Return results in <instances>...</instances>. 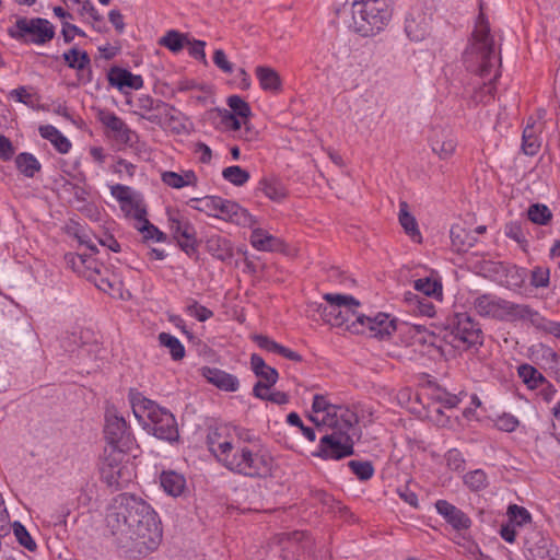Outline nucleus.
Returning a JSON list of instances; mask_svg holds the SVG:
<instances>
[{
  "label": "nucleus",
  "instance_id": "1",
  "mask_svg": "<svg viewBox=\"0 0 560 560\" xmlns=\"http://www.w3.org/2000/svg\"><path fill=\"white\" fill-rule=\"evenodd\" d=\"M106 520L118 544L130 552L147 555L162 540L156 513L135 495L121 493L114 498Z\"/></svg>",
  "mask_w": 560,
  "mask_h": 560
},
{
  "label": "nucleus",
  "instance_id": "2",
  "mask_svg": "<svg viewBox=\"0 0 560 560\" xmlns=\"http://www.w3.org/2000/svg\"><path fill=\"white\" fill-rule=\"evenodd\" d=\"M210 452L229 470L249 478L265 479L273 474L275 462L268 452L248 443L252 434L243 429L221 427L207 438Z\"/></svg>",
  "mask_w": 560,
  "mask_h": 560
},
{
  "label": "nucleus",
  "instance_id": "3",
  "mask_svg": "<svg viewBox=\"0 0 560 560\" xmlns=\"http://www.w3.org/2000/svg\"><path fill=\"white\" fill-rule=\"evenodd\" d=\"M135 416L142 420L144 428L160 440L175 441L178 429L175 417L154 401L140 397L132 401Z\"/></svg>",
  "mask_w": 560,
  "mask_h": 560
},
{
  "label": "nucleus",
  "instance_id": "4",
  "mask_svg": "<svg viewBox=\"0 0 560 560\" xmlns=\"http://www.w3.org/2000/svg\"><path fill=\"white\" fill-rule=\"evenodd\" d=\"M354 12H358L361 22L354 21L349 32L368 35L369 32H380L390 21L393 8L390 0H354Z\"/></svg>",
  "mask_w": 560,
  "mask_h": 560
},
{
  "label": "nucleus",
  "instance_id": "5",
  "mask_svg": "<svg viewBox=\"0 0 560 560\" xmlns=\"http://www.w3.org/2000/svg\"><path fill=\"white\" fill-rule=\"evenodd\" d=\"M467 69L481 78L490 75L500 62L493 37H472L465 51Z\"/></svg>",
  "mask_w": 560,
  "mask_h": 560
},
{
  "label": "nucleus",
  "instance_id": "6",
  "mask_svg": "<svg viewBox=\"0 0 560 560\" xmlns=\"http://www.w3.org/2000/svg\"><path fill=\"white\" fill-rule=\"evenodd\" d=\"M313 412L316 416L311 420L317 425L338 427L339 421H343V427H354L359 419L357 413L346 406L330 404L323 395H315L312 405Z\"/></svg>",
  "mask_w": 560,
  "mask_h": 560
},
{
  "label": "nucleus",
  "instance_id": "7",
  "mask_svg": "<svg viewBox=\"0 0 560 560\" xmlns=\"http://www.w3.org/2000/svg\"><path fill=\"white\" fill-rule=\"evenodd\" d=\"M324 300L328 305L320 306L322 317L331 326H345L348 330V325L360 315L355 311L359 302L350 295L326 293Z\"/></svg>",
  "mask_w": 560,
  "mask_h": 560
},
{
  "label": "nucleus",
  "instance_id": "8",
  "mask_svg": "<svg viewBox=\"0 0 560 560\" xmlns=\"http://www.w3.org/2000/svg\"><path fill=\"white\" fill-rule=\"evenodd\" d=\"M330 433L320 438L319 455L324 458L340 459L353 454V440L350 435L352 428L343 427V421H339L338 427H329Z\"/></svg>",
  "mask_w": 560,
  "mask_h": 560
},
{
  "label": "nucleus",
  "instance_id": "9",
  "mask_svg": "<svg viewBox=\"0 0 560 560\" xmlns=\"http://www.w3.org/2000/svg\"><path fill=\"white\" fill-rule=\"evenodd\" d=\"M476 312L485 317L511 320L522 316L521 306L492 294H482L474 302Z\"/></svg>",
  "mask_w": 560,
  "mask_h": 560
},
{
  "label": "nucleus",
  "instance_id": "10",
  "mask_svg": "<svg viewBox=\"0 0 560 560\" xmlns=\"http://www.w3.org/2000/svg\"><path fill=\"white\" fill-rule=\"evenodd\" d=\"M451 335L455 348L468 350L481 346L483 341L482 330L467 314H456Z\"/></svg>",
  "mask_w": 560,
  "mask_h": 560
},
{
  "label": "nucleus",
  "instance_id": "11",
  "mask_svg": "<svg viewBox=\"0 0 560 560\" xmlns=\"http://www.w3.org/2000/svg\"><path fill=\"white\" fill-rule=\"evenodd\" d=\"M396 329V326L389 316L384 313H378L374 317L360 314L349 325L348 330L352 334L365 335L371 338L384 339L390 336Z\"/></svg>",
  "mask_w": 560,
  "mask_h": 560
},
{
  "label": "nucleus",
  "instance_id": "12",
  "mask_svg": "<svg viewBox=\"0 0 560 560\" xmlns=\"http://www.w3.org/2000/svg\"><path fill=\"white\" fill-rule=\"evenodd\" d=\"M104 428L105 439L108 447L129 450L132 443L127 431V423L116 411L107 410Z\"/></svg>",
  "mask_w": 560,
  "mask_h": 560
},
{
  "label": "nucleus",
  "instance_id": "13",
  "mask_svg": "<svg viewBox=\"0 0 560 560\" xmlns=\"http://www.w3.org/2000/svg\"><path fill=\"white\" fill-rule=\"evenodd\" d=\"M213 218L234 223L243 228H253L256 219L238 203L218 197Z\"/></svg>",
  "mask_w": 560,
  "mask_h": 560
},
{
  "label": "nucleus",
  "instance_id": "14",
  "mask_svg": "<svg viewBox=\"0 0 560 560\" xmlns=\"http://www.w3.org/2000/svg\"><path fill=\"white\" fill-rule=\"evenodd\" d=\"M115 447H106L105 455L101 465L103 480L110 487H120L124 476L122 460L125 452Z\"/></svg>",
  "mask_w": 560,
  "mask_h": 560
},
{
  "label": "nucleus",
  "instance_id": "15",
  "mask_svg": "<svg viewBox=\"0 0 560 560\" xmlns=\"http://www.w3.org/2000/svg\"><path fill=\"white\" fill-rule=\"evenodd\" d=\"M428 143L432 152L440 160H450L456 152L457 141L452 131L445 127H433L428 136Z\"/></svg>",
  "mask_w": 560,
  "mask_h": 560
},
{
  "label": "nucleus",
  "instance_id": "16",
  "mask_svg": "<svg viewBox=\"0 0 560 560\" xmlns=\"http://www.w3.org/2000/svg\"><path fill=\"white\" fill-rule=\"evenodd\" d=\"M170 230L179 247L188 255L194 254L197 247L196 231L188 220L172 217Z\"/></svg>",
  "mask_w": 560,
  "mask_h": 560
},
{
  "label": "nucleus",
  "instance_id": "17",
  "mask_svg": "<svg viewBox=\"0 0 560 560\" xmlns=\"http://www.w3.org/2000/svg\"><path fill=\"white\" fill-rule=\"evenodd\" d=\"M133 107L135 115L156 125L161 121L160 115L165 110L166 103L149 95H141L135 102Z\"/></svg>",
  "mask_w": 560,
  "mask_h": 560
},
{
  "label": "nucleus",
  "instance_id": "18",
  "mask_svg": "<svg viewBox=\"0 0 560 560\" xmlns=\"http://www.w3.org/2000/svg\"><path fill=\"white\" fill-rule=\"evenodd\" d=\"M18 32L9 31V35H55L54 25L46 19L19 18L15 21Z\"/></svg>",
  "mask_w": 560,
  "mask_h": 560
},
{
  "label": "nucleus",
  "instance_id": "19",
  "mask_svg": "<svg viewBox=\"0 0 560 560\" xmlns=\"http://www.w3.org/2000/svg\"><path fill=\"white\" fill-rule=\"evenodd\" d=\"M436 511L444 520L455 529H468L471 525L470 518L458 508L451 504L446 500H438L435 503Z\"/></svg>",
  "mask_w": 560,
  "mask_h": 560
},
{
  "label": "nucleus",
  "instance_id": "20",
  "mask_svg": "<svg viewBox=\"0 0 560 560\" xmlns=\"http://www.w3.org/2000/svg\"><path fill=\"white\" fill-rule=\"evenodd\" d=\"M98 120L113 132L117 141L121 143L131 141V130L116 114L108 110H100Z\"/></svg>",
  "mask_w": 560,
  "mask_h": 560
},
{
  "label": "nucleus",
  "instance_id": "21",
  "mask_svg": "<svg viewBox=\"0 0 560 560\" xmlns=\"http://www.w3.org/2000/svg\"><path fill=\"white\" fill-rule=\"evenodd\" d=\"M108 82L110 85L116 86L120 91L124 88L139 90L143 86V79L141 75L133 74L130 71L119 67H113L109 70Z\"/></svg>",
  "mask_w": 560,
  "mask_h": 560
},
{
  "label": "nucleus",
  "instance_id": "22",
  "mask_svg": "<svg viewBox=\"0 0 560 560\" xmlns=\"http://www.w3.org/2000/svg\"><path fill=\"white\" fill-rule=\"evenodd\" d=\"M257 222L252 229L249 242L252 246L261 252H275L280 250L283 246V242L278 237L271 235L266 230L256 226Z\"/></svg>",
  "mask_w": 560,
  "mask_h": 560
},
{
  "label": "nucleus",
  "instance_id": "23",
  "mask_svg": "<svg viewBox=\"0 0 560 560\" xmlns=\"http://www.w3.org/2000/svg\"><path fill=\"white\" fill-rule=\"evenodd\" d=\"M206 249L214 258L221 261H229L234 256L231 241L217 234L211 235L206 240Z\"/></svg>",
  "mask_w": 560,
  "mask_h": 560
},
{
  "label": "nucleus",
  "instance_id": "24",
  "mask_svg": "<svg viewBox=\"0 0 560 560\" xmlns=\"http://www.w3.org/2000/svg\"><path fill=\"white\" fill-rule=\"evenodd\" d=\"M255 74L262 91L277 94L282 90V81L279 73L267 66H258Z\"/></svg>",
  "mask_w": 560,
  "mask_h": 560
},
{
  "label": "nucleus",
  "instance_id": "25",
  "mask_svg": "<svg viewBox=\"0 0 560 560\" xmlns=\"http://www.w3.org/2000/svg\"><path fill=\"white\" fill-rule=\"evenodd\" d=\"M203 375L211 384L222 390L235 392L238 388V380L234 375L219 369L206 368Z\"/></svg>",
  "mask_w": 560,
  "mask_h": 560
},
{
  "label": "nucleus",
  "instance_id": "26",
  "mask_svg": "<svg viewBox=\"0 0 560 560\" xmlns=\"http://www.w3.org/2000/svg\"><path fill=\"white\" fill-rule=\"evenodd\" d=\"M452 247L457 253H467L476 243L477 238L471 231L459 224L451 228Z\"/></svg>",
  "mask_w": 560,
  "mask_h": 560
},
{
  "label": "nucleus",
  "instance_id": "27",
  "mask_svg": "<svg viewBox=\"0 0 560 560\" xmlns=\"http://www.w3.org/2000/svg\"><path fill=\"white\" fill-rule=\"evenodd\" d=\"M399 223L405 233L416 243H421L422 236L418 228L416 218L409 212V206L406 201L399 203Z\"/></svg>",
  "mask_w": 560,
  "mask_h": 560
},
{
  "label": "nucleus",
  "instance_id": "28",
  "mask_svg": "<svg viewBox=\"0 0 560 560\" xmlns=\"http://www.w3.org/2000/svg\"><path fill=\"white\" fill-rule=\"evenodd\" d=\"M162 182L175 189H179L186 186H197L198 178L194 171H185L183 174L176 172L166 171L161 175Z\"/></svg>",
  "mask_w": 560,
  "mask_h": 560
},
{
  "label": "nucleus",
  "instance_id": "29",
  "mask_svg": "<svg viewBox=\"0 0 560 560\" xmlns=\"http://www.w3.org/2000/svg\"><path fill=\"white\" fill-rule=\"evenodd\" d=\"M160 117L161 121L156 122V126L161 128L170 129L176 133H180L186 129L180 112L167 103L165 110L161 113Z\"/></svg>",
  "mask_w": 560,
  "mask_h": 560
},
{
  "label": "nucleus",
  "instance_id": "30",
  "mask_svg": "<svg viewBox=\"0 0 560 560\" xmlns=\"http://www.w3.org/2000/svg\"><path fill=\"white\" fill-rule=\"evenodd\" d=\"M161 486L170 495L178 497L186 488V480L175 471H164L161 475Z\"/></svg>",
  "mask_w": 560,
  "mask_h": 560
},
{
  "label": "nucleus",
  "instance_id": "31",
  "mask_svg": "<svg viewBox=\"0 0 560 560\" xmlns=\"http://www.w3.org/2000/svg\"><path fill=\"white\" fill-rule=\"evenodd\" d=\"M39 133L43 138L49 140L56 150L60 153H68L71 143L70 141L54 126L45 125L39 127Z\"/></svg>",
  "mask_w": 560,
  "mask_h": 560
},
{
  "label": "nucleus",
  "instance_id": "32",
  "mask_svg": "<svg viewBox=\"0 0 560 560\" xmlns=\"http://www.w3.org/2000/svg\"><path fill=\"white\" fill-rule=\"evenodd\" d=\"M259 188L267 198L280 202L288 196L284 185L277 178H262L259 182Z\"/></svg>",
  "mask_w": 560,
  "mask_h": 560
},
{
  "label": "nucleus",
  "instance_id": "33",
  "mask_svg": "<svg viewBox=\"0 0 560 560\" xmlns=\"http://www.w3.org/2000/svg\"><path fill=\"white\" fill-rule=\"evenodd\" d=\"M416 291L421 292L427 298H434L438 301H442L443 288L442 283L431 277L420 278L413 282Z\"/></svg>",
  "mask_w": 560,
  "mask_h": 560
},
{
  "label": "nucleus",
  "instance_id": "34",
  "mask_svg": "<svg viewBox=\"0 0 560 560\" xmlns=\"http://www.w3.org/2000/svg\"><path fill=\"white\" fill-rule=\"evenodd\" d=\"M257 377L260 378L253 389V393L256 397H264L266 393L270 390V388L277 383L279 374L276 369L269 366L264 371H260L256 374Z\"/></svg>",
  "mask_w": 560,
  "mask_h": 560
},
{
  "label": "nucleus",
  "instance_id": "35",
  "mask_svg": "<svg viewBox=\"0 0 560 560\" xmlns=\"http://www.w3.org/2000/svg\"><path fill=\"white\" fill-rule=\"evenodd\" d=\"M405 300L415 312L428 317H433L435 315V306L428 301L427 298H419L418 295L408 292L405 295Z\"/></svg>",
  "mask_w": 560,
  "mask_h": 560
},
{
  "label": "nucleus",
  "instance_id": "36",
  "mask_svg": "<svg viewBox=\"0 0 560 560\" xmlns=\"http://www.w3.org/2000/svg\"><path fill=\"white\" fill-rule=\"evenodd\" d=\"M518 375L530 389L537 388L546 383L545 376L528 364H523L518 368Z\"/></svg>",
  "mask_w": 560,
  "mask_h": 560
},
{
  "label": "nucleus",
  "instance_id": "37",
  "mask_svg": "<svg viewBox=\"0 0 560 560\" xmlns=\"http://www.w3.org/2000/svg\"><path fill=\"white\" fill-rule=\"evenodd\" d=\"M159 341L162 346L170 350V353L174 360H182L185 355V349L182 342L174 336L167 332H161L159 335Z\"/></svg>",
  "mask_w": 560,
  "mask_h": 560
},
{
  "label": "nucleus",
  "instance_id": "38",
  "mask_svg": "<svg viewBox=\"0 0 560 560\" xmlns=\"http://www.w3.org/2000/svg\"><path fill=\"white\" fill-rule=\"evenodd\" d=\"M66 63L73 69L83 70L89 63V55L78 48H71L63 54Z\"/></svg>",
  "mask_w": 560,
  "mask_h": 560
},
{
  "label": "nucleus",
  "instance_id": "39",
  "mask_svg": "<svg viewBox=\"0 0 560 560\" xmlns=\"http://www.w3.org/2000/svg\"><path fill=\"white\" fill-rule=\"evenodd\" d=\"M121 211L126 214V217L132 218L139 224L145 217L147 210L141 201L137 198H132L120 205Z\"/></svg>",
  "mask_w": 560,
  "mask_h": 560
},
{
  "label": "nucleus",
  "instance_id": "40",
  "mask_svg": "<svg viewBox=\"0 0 560 560\" xmlns=\"http://www.w3.org/2000/svg\"><path fill=\"white\" fill-rule=\"evenodd\" d=\"M229 107L232 109V114L240 117L241 119L248 120L252 116V110L247 102H245L238 95H231L226 101Z\"/></svg>",
  "mask_w": 560,
  "mask_h": 560
},
{
  "label": "nucleus",
  "instance_id": "41",
  "mask_svg": "<svg viewBox=\"0 0 560 560\" xmlns=\"http://www.w3.org/2000/svg\"><path fill=\"white\" fill-rule=\"evenodd\" d=\"M222 176L225 180L235 186H243L250 177L247 171L237 165L225 167L222 172Z\"/></svg>",
  "mask_w": 560,
  "mask_h": 560
},
{
  "label": "nucleus",
  "instance_id": "42",
  "mask_svg": "<svg viewBox=\"0 0 560 560\" xmlns=\"http://www.w3.org/2000/svg\"><path fill=\"white\" fill-rule=\"evenodd\" d=\"M527 215L533 223L540 225L547 224L552 218L551 211L548 207L540 203L532 205L528 208Z\"/></svg>",
  "mask_w": 560,
  "mask_h": 560
},
{
  "label": "nucleus",
  "instance_id": "43",
  "mask_svg": "<svg viewBox=\"0 0 560 560\" xmlns=\"http://www.w3.org/2000/svg\"><path fill=\"white\" fill-rule=\"evenodd\" d=\"M18 168L27 177L34 176V174L39 170L40 165L38 161L28 153H21L16 158Z\"/></svg>",
  "mask_w": 560,
  "mask_h": 560
},
{
  "label": "nucleus",
  "instance_id": "44",
  "mask_svg": "<svg viewBox=\"0 0 560 560\" xmlns=\"http://www.w3.org/2000/svg\"><path fill=\"white\" fill-rule=\"evenodd\" d=\"M280 541L287 547L296 545L298 550H305L310 546V539L307 538L306 533L299 530L282 534Z\"/></svg>",
  "mask_w": 560,
  "mask_h": 560
},
{
  "label": "nucleus",
  "instance_id": "45",
  "mask_svg": "<svg viewBox=\"0 0 560 560\" xmlns=\"http://www.w3.org/2000/svg\"><path fill=\"white\" fill-rule=\"evenodd\" d=\"M219 196H205L202 198L190 199L191 207L199 212L213 217Z\"/></svg>",
  "mask_w": 560,
  "mask_h": 560
},
{
  "label": "nucleus",
  "instance_id": "46",
  "mask_svg": "<svg viewBox=\"0 0 560 560\" xmlns=\"http://www.w3.org/2000/svg\"><path fill=\"white\" fill-rule=\"evenodd\" d=\"M540 148V143L535 136L534 128L527 126L523 131V144L522 149L526 155H535Z\"/></svg>",
  "mask_w": 560,
  "mask_h": 560
},
{
  "label": "nucleus",
  "instance_id": "47",
  "mask_svg": "<svg viewBox=\"0 0 560 560\" xmlns=\"http://www.w3.org/2000/svg\"><path fill=\"white\" fill-rule=\"evenodd\" d=\"M138 231L143 235L145 240H154L156 242L165 241L166 236L156 226L151 224L147 217L139 223L136 224Z\"/></svg>",
  "mask_w": 560,
  "mask_h": 560
},
{
  "label": "nucleus",
  "instance_id": "48",
  "mask_svg": "<svg viewBox=\"0 0 560 560\" xmlns=\"http://www.w3.org/2000/svg\"><path fill=\"white\" fill-rule=\"evenodd\" d=\"M465 485L472 491H479L487 486L486 472L481 469H476L465 475Z\"/></svg>",
  "mask_w": 560,
  "mask_h": 560
},
{
  "label": "nucleus",
  "instance_id": "49",
  "mask_svg": "<svg viewBox=\"0 0 560 560\" xmlns=\"http://www.w3.org/2000/svg\"><path fill=\"white\" fill-rule=\"evenodd\" d=\"M13 533L20 545L27 550L34 551L37 548L36 542L33 540L26 528L21 523L14 522Z\"/></svg>",
  "mask_w": 560,
  "mask_h": 560
},
{
  "label": "nucleus",
  "instance_id": "50",
  "mask_svg": "<svg viewBox=\"0 0 560 560\" xmlns=\"http://www.w3.org/2000/svg\"><path fill=\"white\" fill-rule=\"evenodd\" d=\"M348 465L361 480H369L373 476L374 468L370 462L350 460Z\"/></svg>",
  "mask_w": 560,
  "mask_h": 560
},
{
  "label": "nucleus",
  "instance_id": "51",
  "mask_svg": "<svg viewBox=\"0 0 560 560\" xmlns=\"http://www.w3.org/2000/svg\"><path fill=\"white\" fill-rule=\"evenodd\" d=\"M549 268L537 266L532 271L530 283L535 288H546L549 284Z\"/></svg>",
  "mask_w": 560,
  "mask_h": 560
},
{
  "label": "nucleus",
  "instance_id": "52",
  "mask_svg": "<svg viewBox=\"0 0 560 560\" xmlns=\"http://www.w3.org/2000/svg\"><path fill=\"white\" fill-rule=\"evenodd\" d=\"M508 515L511 522H514L520 526L529 523L532 520L529 512L525 508L518 506L516 504L509 506Z\"/></svg>",
  "mask_w": 560,
  "mask_h": 560
},
{
  "label": "nucleus",
  "instance_id": "53",
  "mask_svg": "<svg viewBox=\"0 0 560 560\" xmlns=\"http://www.w3.org/2000/svg\"><path fill=\"white\" fill-rule=\"evenodd\" d=\"M95 284L96 287L110 294L112 296H121V292H120V289H121V282L118 281L117 279H107V278H101L100 280H96L95 279Z\"/></svg>",
  "mask_w": 560,
  "mask_h": 560
},
{
  "label": "nucleus",
  "instance_id": "54",
  "mask_svg": "<svg viewBox=\"0 0 560 560\" xmlns=\"http://www.w3.org/2000/svg\"><path fill=\"white\" fill-rule=\"evenodd\" d=\"M186 312L189 316L197 318L199 322H206L213 316V312L198 302L192 301L186 307Z\"/></svg>",
  "mask_w": 560,
  "mask_h": 560
},
{
  "label": "nucleus",
  "instance_id": "55",
  "mask_svg": "<svg viewBox=\"0 0 560 560\" xmlns=\"http://www.w3.org/2000/svg\"><path fill=\"white\" fill-rule=\"evenodd\" d=\"M541 542V545L529 550L532 555V560H548L550 555H553V552L556 551L555 549L551 548L552 546L547 541L542 540Z\"/></svg>",
  "mask_w": 560,
  "mask_h": 560
},
{
  "label": "nucleus",
  "instance_id": "56",
  "mask_svg": "<svg viewBox=\"0 0 560 560\" xmlns=\"http://www.w3.org/2000/svg\"><path fill=\"white\" fill-rule=\"evenodd\" d=\"M479 9H480V12L477 18V21L475 24V30L471 35H489L491 28H490L489 21L487 20L486 15L483 13V8H482L481 2L479 4Z\"/></svg>",
  "mask_w": 560,
  "mask_h": 560
},
{
  "label": "nucleus",
  "instance_id": "57",
  "mask_svg": "<svg viewBox=\"0 0 560 560\" xmlns=\"http://www.w3.org/2000/svg\"><path fill=\"white\" fill-rule=\"evenodd\" d=\"M505 235L521 245L526 243L523 230L516 222H511L505 225Z\"/></svg>",
  "mask_w": 560,
  "mask_h": 560
},
{
  "label": "nucleus",
  "instance_id": "58",
  "mask_svg": "<svg viewBox=\"0 0 560 560\" xmlns=\"http://www.w3.org/2000/svg\"><path fill=\"white\" fill-rule=\"evenodd\" d=\"M188 37H161L159 44L167 47L170 50L177 52L185 47Z\"/></svg>",
  "mask_w": 560,
  "mask_h": 560
},
{
  "label": "nucleus",
  "instance_id": "59",
  "mask_svg": "<svg viewBox=\"0 0 560 560\" xmlns=\"http://www.w3.org/2000/svg\"><path fill=\"white\" fill-rule=\"evenodd\" d=\"M254 341L264 350H267L269 352L278 353L279 348L281 345L276 342L275 340L270 339L267 336L264 335H255L253 337Z\"/></svg>",
  "mask_w": 560,
  "mask_h": 560
},
{
  "label": "nucleus",
  "instance_id": "60",
  "mask_svg": "<svg viewBox=\"0 0 560 560\" xmlns=\"http://www.w3.org/2000/svg\"><path fill=\"white\" fill-rule=\"evenodd\" d=\"M446 465L453 470L464 469V459L457 450H451L446 454Z\"/></svg>",
  "mask_w": 560,
  "mask_h": 560
},
{
  "label": "nucleus",
  "instance_id": "61",
  "mask_svg": "<svg viewBox=\"0 0 560 560\" xmlns=\"http://www.w3.org/2000/svg\"><path fill=\"white\" fill-rule=\"evenodd\" d=\"M110 192L120 205L133 198L131 189L128 186L119 184L113 186Z\"/></svg>",
  "mask_w": 560,
  "mask_h": 560
},
{
  "label": "nucleus",
  "instance_id": "62",
  "mask_svg": "<svg viewBox=\"0 0 560 560\" xmlns=\"http://www.w3.org/2000/svg\"><path fill=\"white\" fill-rule=\"evenodd\" d=\"M222 122L234 131H241L242 127H244L243 119L233 115L229 110H224L222 115Z\"/></svg>",
  "mask_w": 560,
  "mask_h": 560
},
{
  "label": "nucleus",
  "instance_id": "63",
  "mask_svg": "<svg viewBox=\"0 0 560 560\" xmlns=\"http://www.w3.org/2000/svg\"><path fill=\"white\" fill-rule=\"evenodd\" d=\"M497 425L500 430L512 432L517 428L518 420L513 416L504 415L498 419Z\"/></svg>",
  "mask_w": 560,
  "mask_h": 560
},
{
  "label": "nucleus",
  "instance_id": "64",
  "mask_svg": "<svg viewBox=\"0 0 560 560\" xmlns=\"http://www.w3.org/2000/svg\"><path fill=\"white\" fill-rule=\"evenodd\" d=\"M213 61L218 68L226 73H231L233 71L232 63L228 60L223 50L218 49L214 52Z\"/></svg>",
  "mask_w": 560,
  "mask_h": 560
}]
</instances>
